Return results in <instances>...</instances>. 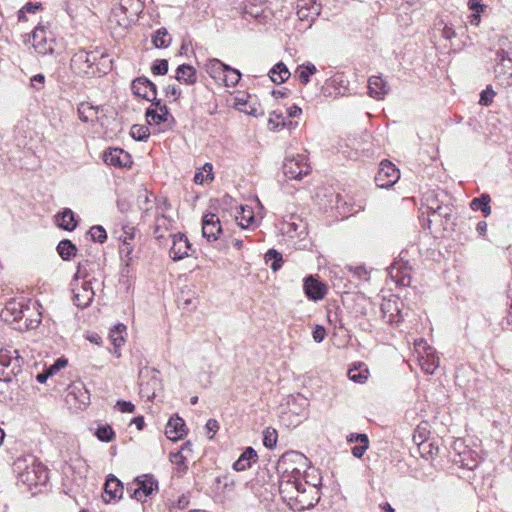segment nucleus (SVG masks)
I'll list each match as a JSON object with an SVG mask.
<instances>
[{"mask_svg":"<svg viewBox=\"0 0 512 512\" xmlns=\"http://www.w3.org/2000/svg\"><path fill=\"white\" fill-rule=\"evenodd\" d=\"M37 302L25 297L11 298L2 308V321L18 331L32 330L41 322V314L36 311Z\"/></svg>","mask_w":512,"mask_h":512,"instance_id":"f257e3e1","label":"nucleus"},{"mask_svg":"<svg viewBox=\"0 0 512 512\" xmlns=\"http://www.w3.org/2000/svg\"><path fill=\"white\" fill-rule=\"evenodd\" d=\"M18 483L29 490L45 486L49 480L48 469L35 456L28 454L18 457L12 464Z\"/></svg>","mask_w":512,"mask_h":512,"instance_id":"f03ea898","label":"nucleus"},{"mask_svg":"<svg viewBox=\"0 0 512 512\" xmlns=\"http://www.w3.org/2000/svg\"><path fill=\"white\" fill-rule=\"evenodd\" d=\"M310 476L309 473H306L304 489L297 494L296 499L293 500L291 505L289 506L293 511H304L309 510L315 507L320 500V486L322 478L316 475L315 482L308 480L307 478Z\"/></svg>","mask_w":512,"mask_h":512,"instance_id":"7ed1b4c3","label":"nucleus"},{"mask_svg":"<svg viewBox=\"0 0 512 512\" xmlns=\"http://www.w3.org/2000/svg\"><path fill=\"white\" fill-rule=\"evenodd\" d=\"M307 461L302 453L295 451L284 453L276 465L279 478L302 477V468L306 467Z\"/></svg>","mask_w":512,"mask_h":512,"instance_id":"20e7f679","label":"nucleus"},{"mask_svg":"<svg viewBox=\"0 0 512 512\" xmlns=\"http://www.w3.org/2000/svg\"><path fill=\"white\" fill-rule=\"evenodd\" d=\"M141 8L139 0H120V2L112 8L109 21L122 28H128L135 20Z\"/></svg>","mask_w":512,"mask_h":512,"instance_id":"39448f33","label":"nucleus"},{"mask_svg":"<svg viewBox=\"0 0 512 512\" xmlns=\"http://www.w3.org/2000/svg\"><path fill=\"white\" fill-rule=\"evenodd\" d=\"M139 393L147 400L155 398L157 391L162 389L160 372L152 367L145 366L139 371Z\"/></svg>","mask_w":512,"mask_h":512,"instance_id":"423d86ee","label":"nucleus"},{"mask_svg":"<svg viewBox=\"0 0 512 512\" xmlns=\"http://www.w3.org/2000/svg\"><path fill=\"white\" fill-rule=\"evenodd\" d=\"M158 491V481L151 474L137 476L128 484L127 492L132 499L145 501L147 497Z\"/></svg>","mask_w":512,"mask_h":512,"instance_id":"0eeeda50","label":"nucleus"},{"mask_svg":"<svg viewBox=\"0 0 512 512\" xmlns=\"http://www.w3.org/2000/svg\"><path fill=\"white\" fill-rule=\"evenodd\" d=\"M104 54L98 50L86 51L80 49L75 52L71 58V69L78 75L85 76L95 74L93 66L99 58H103Z\"/></svg>","mask_w":512,"mask_h":512,"instance_id":"6e6552de","label":"nucleus"},{"mask_svg":"<svg viewBox=\"0 0 512 512\" xmlns=\"http://www.w3.org/2000/svg\"><path fill=\"white\" fill-rule=\"evenodd\" d=\"M282 168L285 177L289 180H300L310 173V165L307 162V156L304 154L287 156Z\"/></svg>","mask_w":512,"mask_h":512,"instance_id":"1a4fd4ad","label":"nucleus"},{"mask_svg":"<svg viewBox=\"0 0 512 512\" xmlns=\"http://www.w3.org/2000/svg\"><path fill=\"white\" fill-rule=\"evenodd\" d=\"M32 45L38 54H53L55 38L43 23H39L32 31Z\"/></svg>","mask_w":512,"mask_h":512,"instance_id":"9d476101","label":"nucleus"},{"mask_svg":"<svg viewBox=\"0 0 512 512\" xmlns=\"http://www.w3.org/2000/svg\"><path fill=\"white\" fill-rule=\"evenodd\" d=\"M399 177V169L392 162L383 160L375 176V183L378 187L388 188L394 185Z\"/></svg>","mask_w":512,"mask_h":512,"instance_id":"9b49d317","label":"nucleus"},{"mask_svg":"<svg viewBox=\"0 0 512 512\" xmlns=\"http://www.w3.org/2000/svg\"><path fill=\"white\" fill-rule=\"evenodd\" d=\"M305 485L306 483L302 481V477L279 478V493L290 506Z\"/></svg>","mask_w":512,"mask_h":512,"instance_id":"f8f14e48","label":"nucleus"},{"mask_svg":"<svg viewBox=\"0 0 512 512\" xmlns=\"http://www.w3.org/2000/svg\"><path fill=\"white\" fill-rule=\"evenodd\" d=\"M15 357L10 355V351L2 349V382H12L10 374L16 377L21 373L22 358L18 355V351L14 350Z\"/></svg>","mask_w":512,"mask_h":512,"instance_id":"ddd939ff","label":"nucleus"},{"mask_svg":"<svg viewBox=\"0 0 512 512\" xmlns=\"http://www.w3.org/2000/svg\"><path fill=\"white\" fill-rule=\"evenodd\" d=\"M131 90L135 96L149 102L154 101L157 98L156 84L145 76L135 78L131 83Z\"/></svg>","mask_w":512,"mask_h":512,"instance_id":"4468645a","label":"nucleus"},{"mask_svg":"<svg viewBox=\"0 0 512 512\" xmlns=\"http://www.w3.org/2000/svg\"><path fill=\"white\" fill-rule=\"evenodd\" d=\"M172 236V246L169 251V256L173 261L182 260L190 256L191 243L183 233H176Z\"/></svg>","mask_w":512,"mask_h":512,"instance_id":"2eb2a0df","label":"nucleus"},{"mask_svg":"<svg viewBox=\"0 0 512 512\" xmlns=\"http://www.w3.org/2000/svg\"><path fill=\"white\" fill-rule=\"evenodd\" d=\"M103 161L110 166L125 168L132 164L131 156L121 148H109L103 153Z\"/></svg>","mask_w":512,"mask_h":512,"instance_id":"dca6fc26","label":"nucleus"},{"mask_svg":"<svg viewBox=\"0 0 512 512\" xmlns=\"http://www.w3.org/2000/svg\"><path fill=\"white\" fill-rule=\"evenodd\" d=\"M222 232L219 217L215 213H207L202 218V235L208 241H216Z\"/></svg>","mask_w":512,"mask_h":512,"instance_id":"f3484780","label":"nucleus"},{"mask_svg":"<svg viewBox=\"0 0 512 512\" xmlns=\"http://www.w3.org/2000/svg\"><path fill=\"white\" fill-rule=\"evenodd\" d=\"M241 15L244 19H255L261 22L267 18V8L257 0H244L240 5Z\"/></svg>","mask_w":512,"mask_h":512,"instance_id":"a211bd4d","label":"nucleus"},{"mask_svg":"<svg viewBox=\"0 0 512 512\" xmlns=\"http://www.w3.org/2000/svg\"><path fill=\"white\" fill-rule=\"evenodd\" d=\"M151 103L155 108L149 107L145 112V116L149 124L159 125L161 123L167 122L169 117L172 118V115L169 112V108L167 105L162 104L160 99L156 98V100L151 101Z\"/></svg>","mask_w":512,"mask_h":512,"instance_id":"6ab92c4d","label":"nucleus"},{"mask_svg":"<svg viewBox=\"0 0 512 512\" xmlns=\"http://www.w3.org/2000/svg\"><path fill=\"white\" fill-rule=\"evenodd\" d=\"M124 492L123 483L113 474H109L104 484L103 501L109 503L118 501L122 498Z\"/></svg>","mask_w":512,"mask_h":512,"instance_id":"aec40b11","label":"nucleus"},{"mask_svg":"<svg viewBox=\"0 0 512 512\" xmlns=\"http://www.w3.org/2000/svg\"><path fill=\"white\" fill-rule=\"evenodd\" d=\"M303 288L307 298L313 301L323 299L327 293L326 285L318 281L312 275H309L304 279Z\"/></svg>","mask_w":512,"mask_h":512,"instance_id":"412c9836","label":"nucleus"},{"mask_svg":"<svg viewBox=\"0 0 512 512\" xmlns=\"http://www.w3.org/2000/svg\"><path fill=\"white\" fill-rule=\"evenodd\" d=\"M380 311L382 319L388 324H398L402 321L401 310L397 300H384L381 304Z\"/></svg>","mask_w":512,"mask_h":512,"instance_id":"4be33fe9","label":"nucleus"},{"mask_svg":"<svg viewBox=\"0 0 512 512\" xmlns=\"http://www.w3.org/2000/svg\"><path fill=\"white\" fill-rule=\"evenodd\" d=\"M411 267L408 263L395 262L389 267V275L397 285L406 287L411 284Z\"/></svg>","mask_w":512,"mask_h":512,"instance_id":"5701e85b","label":"nucleus"},{"mask_svg":"<svg viewBox=\"0 0 512 512\" xmlns=\"http://www.w3.org/2000/svg\"><path fill=\"white\" fill-rule=\"evenodd\" d=\"M281 230L288 237L295 238L306 233V226L300 217L291 215L289 220L283 221Z\"/></svg>","mask_w":512,"mask_h":512,"instance_id":"b1692460","label":"nucleus"},{"mask_svg":"<svg viewBox=\"0 0 512 512\" xmlns=\"http://www.w3.org/2000/svg\"><path fill=\"white\" fill-rule=\"evenodd\" d=\"M389 90V84L382 76L374 75L368 79V91L372 98L382 100L388 94Z\"/></svg>","mask_w":512,"mask_h":512,"instance_id":"393cba45","label":"nucleus"},{"mask_svg":"<svg viewBox=\"0 0 512 512\" xmlns=\"http://www.w3.org/2000/svg\"><path fill=\"white\" fill-rule=\"evenodd\" d=\"M185 422L178 415L170 417L165 428V435L172 441L182 439L186 434Z\"/></svg>","mask_w":512,"mask_h":512,"instance_id":"a878e982","label":"nucleus"},{"mask_svg":"<svg viewBox=\"0 0 512 512\" xmlns=\"http://www.w3.org/2000/svg\"><path fill=\"white\" fill-rule=\"evenodd\" d=\"M326 87L323 89H327L328 87H332L335 91V96H345L349 91V81L344 75V73H336L332 77H330L326 83Z\"/></svg>","mask_w":512,"mask_h":512,"instance_id":"bb28decb","label":"nucleus"},{"mask_svg":"<svg viewBox=\"0 0 512 512\" xmlns=\"http://www.w3.org/2000/svg\"><path fill=\"white\" fill-rule=\"evenodd\" d=\"M57 225L66 231H73L77 225L75 213L70 208H64L56 215Z\"/></svg>","mask_w":512,"mask_h":512,"instance_id":"cd10ccee","label":"nucleus"},{"mask_svg":"<svg viewBox=\"0 0 512 512\" xmlns=\"http://www.w3.org/2000/svg\"><path fill=\"white\" fill-rule=\"evenodd\" d=\"M175 78L177 81L187 85H194L197 82V73L193 66L181 64L176 69Z\"/></svg>","mask_w":512,"mask_h":512,"instance_id":"c85d7f7f","label":"nucleus"},{"mask_svg":"<svg viewBox=\"0 0 512 512\" xmlns=\"http://www.w3.org/2000/svg\"><path fill=\"white\" fill-rule=\"evenodd\" d=\"M258 459L256 451L252 447H247L240 457L234 462L233 469L236 471H245L251 467L253 462Z\"/></svg>","mask_w":512,"mask_h":512,"instance_id":"c756f323","label":"nucleus"},{"mask_svg":"<svg viewBox=\"0 0 512 512\" xmlns=\"http://www.w3.org/2000/svg\"><path fill=\"white\" fill-rule=\"evenodd\" d=\"M495 78L504 87L512 86V66L511 63L495 64Z\"/></svg>","mask_w":512,"mask_h":512,"instance_id":"7c9ffc66","label":"nucleus"},{"mask_svg":"<svg viewBox=\"0 0 512 512\" xmlns=\"http://www.w3.org/2000/svg\"><path fill=\"white\" fill-rule=\"evenodd\" d=\"M99 110V106H93L89 102H81L77 109L78 117L84 123L93 122L97 119Z\"/></svg>","mask_w":512,"mask_h":512,"instance_id":"2f4dec72","label":"nucleus"},{"mask_svg":"<svg viewBox=\"0 0 512 512\" xmlns=\"http://www.w3.org/2000/svg\"><path fill=\"white\" fill-rule=\"evenodd\" d=\"M490 202V195L487 193H482L479 197L473 198L471 200L470 208L473 211H481L484 217H488L492 212Z\"/></svg>","mask_w":512,"mask_h":512,"instance_id":"473e14b6","label":"nucleus"},{"mask_svg":"<svg viewBox=\"0 0 512 512\" xmlns=\"http://www.w3.org/2000/svg\"><path fill=\"white\" fill-rule=\"evenodd\" d=\"M228 65L219 59H210L206 64V72L217 82H221Z\"/></svg>","mask_w":512,"mask_h":512,"instance_id":"72a5a7b5","label":"nucleus"},{"mask_svg":"<svg viewBox=\"0 0 512 512\" xmlns=\"http://www.w3.org/2000/svg\"><path fill=\"white\" fill-rule=\"evenodd\" d=\"M290 71L283 62L275 64L269 71V76L275 84H282L290 77Z\"/></svg>","mask_w":512,"mask_h":512,"instance_id":"f704fd0d","label":"nucleus"},{"mask_svg":"<svg viewBox=\"0 0 512 512\" xmlns=\"http://www.w3.org/2000/svg\"><path fill=\"white\" fill-rule=\"evenodd\" d=\"M317 72V68L313 63L307 62L301 64L296 68L295 77L302 85H307L310 82V77Z\"/></svg>","mask_w":512,"mask_h":512,"instance_id":"c9c22d12","label":"nucleus"},{"mask_svg":"<svg viewBox=\"0 0 512 512\" xmlns=\"http://www.w3.org/2000/svg\"><path fill=\"white\" fill-rule=\"evenodd\" d=\"M217 487L213 490V499L215 502H223L224 497L222 495L224 489L232 490L234 487V481H228V476H217L215 478Z\"/></svg>","mask_w":512,"mask_h":512,"instance_id":"e433bc0d","label":"nucleus"},{"mask_svg":"<svg viewBox=\"0 0 512 512\" xmlns=\"http://www.w3.org/2000/svg\"><path fill=\"white\" fill-rule=\"evenodd\" d=\"M77 250L76 245L69 239H63L57 245V252L64 261H69L76 256Z\"/></svg>","mask_w":512,"mask_h":512,"instance_id":"4c0bfd02","label":"nucleus"},{"mask_svg":"<svg viewBox=\"0 0 512 512\" xmlns=\"http://www.w3.org/2000/svg\"><path fill=\"white\" fill-rule=\"evenodd\" d=\"M348 378L355 383H364L368 379L369 370L364 363H358L348 370Z\"/></svg>","mask_w":512,"mask_h":512,"instance_id":"58836bf2","label":"nucleus"},{"mask_svg":"<svg viewBox=\"0 0 512 512\" xmlns=\"http://www.w3.org/2000/svg\"><path fill=\"white\" fill-rule=\"evenodd\" d=\"M94 296V291L77 289L74 290L73 302L78 308H86L92 303Z\"/></svg>","mask_w":512,"mask_h":512,"instance_id":"ea45409f","label":"nucleus"},{"mask_svg":"<svg viewBox=\"0 0 512 512\" xmlns=\"http://www.w3.org/2000/svg\"><path fill=\"white\" fill-rule=\"evenodd\" d=\"M171 37L166 28L161 27L152 35V43L155 48H167L171 44Z\"/></svg>","mask_w":512,"mask_h":512,"instance_id":"a19ab883","label":"nucleus"},{"mask_svg":"<svg viewBox=\"0 0 512 512\" xmlns=\"http://www.w3.org/2000/svg\"><path fill=\"white\" fill-rule=\"evenodd\" d=\"M297 16L301 21H313L321 12V6L310 5V8L297 7Z\"/></svg>","mask_w":512,"mask_h":512,"instance_id":"79ce46f5","label":"nucleus"},{"mask_svg":"<svg viewBox=\"0 0 512 512\" xmlns=\"http://www.w3.org/2000/svg\"><path fill=\"white\" fill-rule=\"evenodd\" d=\"M265 262L267 264L270 263V268L276 272L278 271L283 264L282 254L276 249H269L265 254Z\"/></svg>","mask_w":512,"mask_h":512,"instance_id":"37998d69","label":"nucleus"},{"mask_svg":"<svg viewBox=\"0 0 512 512\" xmlns=\"http://www.w3.org/2000/svg\"><path fill=\"white\" fill-rule=\"evenodd\" d=\"M420 365L426 374H433L439 366V358L432 354H427L426 357L420 359Z\"/></svg>","mask_w":512,"mask_h":512,"instance_id":"c03bdc74","label":"nucleus"},{"mask_svg":"<svg viewBox=\"0 0 512 512\" xmlns=\"http://www.w3.org/2000/svg\"><path fill=\"white\" fill-rule=\"evenodd\" d=\"M240 79L241 73L239 70L228 65V69L225 71L221 82L227 87H234L239 83Z\"/></svg>","mask_w":512,"mask_h":512,"instance_id":"a18cd8bd","label":"nucleus"},{"mask_svg":"<svg viewBox=\"0 0 512 512\" xmlns=\"http://www.w3.org/2000/svg\"><path fill=\"white\" fill-rule=\"evenodd\" d=\"M95 435L102 442H111L115 438L113 428L107 424L98 426Z\"/></svg>","mask_w":512,"mask_h":512,"instance_id":"49530a36","label":"nucleus"},{"mask_svg":"<svg viewBox=\"0 0 512 512\" xmlns=\"http://www.w3.org/2000/svg\"><path fill=\"white\" fill-rule=\"evenodd\" d=\"M130 135L137 141H145L149 138L150 131L145 125L134 124L130 129Z\"/></svg>","mask_w":512,"mask_h":512,"instance_id":"de8ad7c7","label":"nucleus"},{"mask_svg":"<svg viewBox=\"0 0 512 512\" xmlns=\"http://www.w3.org/2000/svg\"><path fill=\"white\" fill-rule=\"evenodd\" d=\"M88 233L94 242L104 243L107 240L106 230L101 225L92 226Z\"/></svg>","mask_w":512,"mask_h":512,"instance_id":"09e8293b","label":"nucleus"},{"mask_svg":"<svg viewBox=\"0 0 512 512\" xmlns=\"http://www.w3.org/2000/svg\"><path fill=\"white\" fill-rule=\"evenodd\" d=\"M240 209H241L240 225L243 228L248 227L254 221V212L248 206H240ZM236 219H239V216H236Z\"/></svg>","mask_w":512,"mask_h":512,"instance_id":"8fccbe9b","label":"nucleus"},{"mask_svg":"<svg viewBox=\"0 0 512 512\" xmlns=\"http://www.w3.org/2000/svg\"><path fill=\"white\" fill-rule=\"evenodd\" d=\"M39 9H41V3H32L28 2L26 3L17 13L18 20L19 21H25L26 20V13H32L35 14Z\"/></svg>","mask_w":512,"mask_h":512,"instance_id":"3c124183","label":"nucleus"},{"mask_svg":"<svg viewBox=\"0 0 512 512\" xmlns=\"http://www.w3.org/2000/svg\"><path fill=\"white\" fill-rule=\"evenodd\" d=\"M278 434L275 429L267 428L264 431L263 444L269 449H273L277 444Z\"/></svg>","mask_w":512,"mask_h":512,"instance_id":"603ef678","label":"nucleus"},{"mask_svg":"<svg viewBox=\"0 0 512 512\" xmlns=\"http://www.w3.org/2000/svg\"><path fill=\"white\" fill-rule=\"evenodd\" d=\"M126 330V326L123 324H118L114 330H111V340L115 347H120L124 343V338L122 333Z\"/></svg>","mask_w":512,"mask_h":512,"instance_id":"864d4df0","label":"nucleus"},{"mask_svg":"<svg viewBox=\"0 0 512 512\" xmlns=\"http://www.w3.org/2000/svg\"><path fill=\"white\" fill-rule=\"evenodd\" d=\"M151 72L153 75H166L168 72V61L166 59H157L152 63Z\"/></svg>","mask_w":512,"mask_h":512,"instance_id":"5fc2aeb1","label":"nucleus"},{"mask_svg":"<svg viewBox=\"0 0 512 512\" xmlns=\"http://www.w3.org/2000/svg\"><path fill=\"white\" fill-rule=\"evenodd\" d=\"M496 95L495 91L492 89V86H487L486 89H484L480 93V99L479 104L482 106H490L493 102V98Z\"/></svg>","mask_w":512,"mask_h":512,"instance_id":"6e6d98bb","label":"nucleus"},{"mask_svg":"<svg viewBox=\"0 0 512 512\" xmlns=\"http://www.w3.org/2000/svg\"><path fill=\"white\" fill-rule=\"evenodd\" d=\"M169 457L170 461L176 464L179 467V469H182V471L187 470V466L185 464L186 457L183 455L182 451L171 452Z\"/></svg>","mask_w":512,"mask_h":512,"instance_id":"4d7b16f0","label":"nucleus"},{"mask_svg":"<svg viewBox=\"0 0 512 512\" xmlns=\"http://www.w3.org/2000/svg\"><path fill=\"white\" fill-rule=\"evenodd\" d=\"M68 361L64 357H60L56 359V361L47 367L46 369L50 373L51 376L55 375L58 371H60L62 368H64L67 365Z\"/></svg>","mask_w":512,"mask_h":512,"instance_id":"13d9d810","label":"nucleus"},{"mask_svg":"<svg viewBox=\"0 0 512 512\" xmlns=\"http://www.w3.org/2000/svg\"><path fill=\"white\" fill-rule=\"evenodd\" d=\"M137 203L141 210L147 212L149 210L150 198L146 190L141 191L137 196Z\"/></svg>","mask_w":512,"mask_h":512,"instance_id":"bf43d9fd","label":"nucleus"},{"mask_svg":"<svg viewBox=\"0 0 512 512\" xmlns=\"http://www.w3.org/2000/svg\"><path fill=\"white\" fill-rule=\"evenodd\" d=\"M161 222H169V218L166 217L164 214L156 216L155 228L153 231V235L156 239L163 238V234L160 232L161 231Z\"/></svg>","mask_w":512,"mask_h":512,"instance_id":"052dcab7","label":"nucleus"},{"mask_svg":"<svg viewBox=\"0 0 512 512\" xmlns=\"http://www.w3.org/2000/svg\"><path fill=\"white\" fill-rule=\"evenodd\" d=\"M44 84H45V76L44 74H36L34 76L31 77L30 79V86L34 89H36L37 91H40L44 88Z\"/></svg>","mask_w":512,"mask_h":512,"instance_id":"680f3d73","label":"nucleus"},{"mask_svg":"<svg viewBox=\"0 0 512 512\" xmlns=\"http://www.w3.org/2000/svg\"><path fill=\"white\" fill-rule=\"evenodd\" d=\"M312 337L315 342L321 343L326 337V330L322 325H315L312 331Z\"/></svg>","mask_w":512,"mask_h":512,"instance_id":"e2e57ef3","label":"nucleus"},{"mask_svg":"<svg viewBox=\"0 0 512 512\" xmlns=\"http://www.w3.org/2000/svg\"><path fill=\"white\" fill-rule=\"evenodd\" d=\"M495 62L496 64H503V63H511L512 58L510 57L509 53L504 49H498L495 53Z\"/></svg>","mask_w":512,"mask_h":512,"instance_id":"0e129e2a","label":"nucleus"},{"mask_svg":"<svg viewBox=\"0 0 512 512\" xmlns=\"http://www.w3.org/2000/svg\"><path fill=\"white\" fill-rule=\"evenodd\" d=\"M116 407L122 413H133L135 411V405L130 401L118 400Z\"/></svg>","mask_w":512,"mask_h":512,"instance_id":"69168bd1","label":"nucleus"},{"mask_svg":"<svg viewBox=\"0 0 512 512\" xmlns=\"http://www.w3.org/2000/svg\"><path fill=\"white\" fill-rule=\"evenodd\" d=\"M369 447V443L361 442L360 444L354 446L351 450V453L356 458H361L366 450Z\"/></svg>","mask_w":512,"mask_h":512,"instance_id":"338daca9","label":"nucleus"},{"mask_svg":"<svg viewBox=\"0 0 512 512\" xmlns=\"http://www.w3.org/2000/svg\"><path fill=\"white\" fill-rule=\"evenodd\" d=\"M419 449L421 450L422 456L425 457L426 459H429V457H433L432 443L423 441L419 445Z\"/></svg>","mask_w":512,"mask_h":512,"instance_id":"774afa93","label":"nucleus"}]
</instances>
